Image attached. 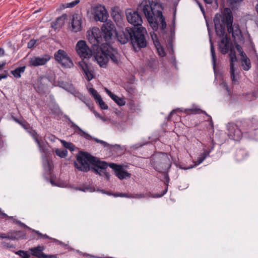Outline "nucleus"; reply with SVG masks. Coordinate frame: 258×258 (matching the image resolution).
<instances>
[{
  "label": "nucleus",
  "instance_id": "49",
  "mask_svg": "<svg viewBox=\"0 0 258 258\" xmlns=\"http://www.w3.org/2000/svg\"><path fill=\"white\" fill-rule=\"evenodd\" d=\"M8 235L5 233H0V238L7 239Z\"/></svg>",
  "mask_w": 258,
  "mask_h": 258
},
{
  "label": "nucleus",
  "instance_id": "35",
  "mask_svg": "<svg viewBox=\"0 0 258 258\" xmlns=\"http://www.w3.org/2000/svg\"><path fill=\"white\" fill-rule=\"evenodd\" d=\"M96 102L99 104L100 108L102 109H107L108 107L103 101L101 97L99 98L96 100Z\"/></svg>",
  "mask_w": 258,
  "mask_h": 258
},
{
  "label": "nucleus",
  "instance_id": "13",
  "mask_svg": "<svg viewBox=\"0 0 258 258\" xmlns=\"http://www.w3.org/2000/svg\"><path fill=\"white\" fill-rule=\"evenodd\" d=\"M94 18L96 21L105 22L107 20L108 14L103 6H96L93 12Z\"/></svg>",
  "mask_w": 258,
  "mask_h": 258
},
{
  "label": "nucleus",
  "instance_id": "24",
  "mask_svg": "<svg viewBox=\"0 0 258 258\" xmlns=\"http://www.w3.org/2000/svg\"><path fill=\"white\" fill-rule=\"evenodd\" d=\"M30 250L31 251V254L33 255L37 256L39 258L43 257V254L42 253V249H41V246L31 248L30 249Z\"/></svg>",
  "mask_w": 258,
  "mask_h": 258
},
{
  "label": "nucleus",
  "instance_id": "36",
  "mask_svg": "<svg viewBox=\"0 0 258 258\" xmlns=\"http://www.w3.org/2000/svg\"><path fill=\"white\" fill-rule=\"evenodd\" d=\"M84 73L85 74V77L86 79H87L88 81H90L94 78V76L92 73L89 70V69L87 70V71L84 72Z\"/></svg>",
  "mask_w": 258,
  "mask_h": 258
},
{
  "label": "nucleus",
  "instance_id": "44",
  "mask_svg": "<svg viewBox=\"0 0 258 258\" xmlns=\"http://www.w3.org/2000/svg\"><path fill=\"white\" fill-rule=\"evenodd\" d=\"M151 36L155 46H156V43H160V42L158 40L157 36L156 34H155L154 33H151Z\"/></svg>",
  "mask_w": 258,
  "mask_h": 258
},
{
  "label": "nucleus",
  "instance_id": "37",
  "mask_svg": "<svg viewBox=\"0 0 258 258\" xmlns=\"http://www.w3.org/2000/svg\"><path fill=\"white\" fill-rule=\"evenodd\" d=\"M80 67L81 68L82 70H83V72L85 71H87V70L89 69L88 66L87 62L84 60V59H83L82 60L80 61L79 62Z\"/></svg>",
  "mask_w": 258,
  "mask_h": 258
},
{
  "label": "nucleus",
  "instance_id": "52",
  "mask_svg": "<svg viewBox=\"0 0 258 258\" xmlns=\"http://www.w3.org/2000/svg\"><path fill=\"white\" fill-rule=\"evenodd\" d=\"M5 54V50L3 48H0V56H3Z\"/></svg>",
  "mask_w": 258,
  "mask_h": 258
},
{
  "label": "nucleus",
  "instance_id": "12",
  "mask_svg": "<svg viewBox=\"0 0 258 258\" xmlns=\"http://www.w3.org/2000/svg\"><path fill=\"white\" fill-rule=\"evenodd\" d=\"M227 134L229 138L239 141L242 137V133L238 126L233 123H228L227 125Z\"/></svg>",
  "mask_w": 258,
  "mask_h": 258
},
{
  "label": "nucleus",
  "instance_id": "63",
  "mask_svg": "<svg viewBox=\"0 0 258 258\" xmlns=\"http://www.w3.org/2000/svg\"><path fill=\"white\" fill-rule=\"evenodd\" d=\"M86 105H87L89 108H90V106H89V105L88 104H87V103H86Z\"/></svg>",
  "mask_w": 258,
  "mask_h": 258
},
{
  "label": "nucleus",
  "instance_id": "18",
  "mask_svg": "<svg viewBox=\"0 0 258 258\" xmlns=\"http://www.w3.org/2000/svg\"><path fill=\"white\" fill-rule=\"evenodd\" d=\"M67 18L66 14H63L56 19L55 22L51 23V27L54 29H58L62 27Z\"/></svg>",
  "mask_w": 258,
  "mask_h": 258
},
{
  "label": "nucleus",
  "instance_id": "57",
  "mask_svg": "<svg viewBox=\"0 0 258 258\" xmlns=\"http://www.w3.org/2000/svg\"><path fill=\"white\" fill-rule=\"evenodd\" d=\"M42 238H49L50 239V238L46 234H42Z\"/></svg>",
  "mask_w": 258,
  "mask_h": 258
},
{
  "label": "nucleus",
  "instance_id": "33",
  "mask_svg": "<svg viewBox=\"0 0 258 258\" xmlns=\"http://www.w3.org/2000/svg\"><path fill=\"white\" fill-rule=\"evenodd\" d=\"M89 92L92 95L94 99L97 100L101 97L100 95L98 93L97 91L93 88H90L89 89Z\"/></svg>",
  "mask_w": 258,
  "mask_h": 258
},
{
  "label": "nucleus",
  "instance_id": "25",
  "mask_svg": "<svg viewBox=\"0 0 258 258\" xmlns=\"http://www.w3.org/2000/svg\"><path fill=\"white\" fill-rule=\"evenodd\" d=\"M156 19H157V20H159V21L161 23L162 29L164 30L166 28V22L165 21V19L162 15V13L159 10H157Z\"/></svg>",
  "mask_w": 258,
  "mask_h": 258
},
{
  "label": "nucleus",
  "instance_id": "10",
  "mask_svg": "<svg viewBox=\"0 0 258 258\" xmlns=\"http://www.w3.org/2000/svg\"><path fill=\"white\" fill-rule=\"evenodd\" d=\"M50 58V55L48 54H44L40 56H33L29 58V66L36 67L44 66Z\"/></svg>",
  "mask_w": 258,
  "mask_h": 258
},
{
  "label": "nucleus",
  "instance_id": "26",
  "mask_svg": "<svg viewBox=\"0 0 258 258\" xmlns=\"http://www.w3.org/2000/svg\"><path fill=\"white\" fill-rule=\"evenodd\" d=\"M230 51V53L229 54L230 58V67H234V62H236L237 60V58L235 54V52L234 50V47L231 48V49L229 50Z\"/></svg>",
  "mask_w": 258,
  "mask_h": 258
},
{
  "label": "nucleus",
  "instance_id": "46",
  "mask_svg": "<svg viewBox=\"0 0 258 258\" xmlns=\"http://www.w3.org/2000/svg\"><path fill=\"white\" fill-rule=\"evenodd\" d=\"M36 43V40L35 39H32L28 43V47L29 48H31L34 47L35 44Z\"/></svg>",
  "mask_w": 258,
  "mask_h": 258
},
{
  "label": "nucleus",
  "instance_id": "2",
  "mask_svg": "<svg viewBox=\"0 0 258 258\" xmlns=\"http://www.w3.org/2000/svg\"><path fill=\"white\" fill-rule=\"evenodd\" d=\"M89 163L94 165L92 171L101 176H105L107 180L109 178V174L106 171L108 165L106 162H101L91 155L84 153L77 157L75 162L76 167L80 170L87 172L90 170Z\"/></svg>",
  "mask_w": 258,
  "mask_h": 258
},
{
  "label": "nucleus",
  "instance_id": "5",
  "mask_svg": "<svg viewBox=\"0 0 258 258\" xmlns=\"http://www.w3.org/2000/svg\"><path fill=\"white\" fill-rule=\"evenodd\" d=\"M160 4L157 2V0H148L143 2L138 8L139 11L143 12L147 18L151 27L154 30H157L158 23L157 22V11L156 8H159Z\"/></svg>",
  "mask_w": 258,
  "mask_h": 258
},
{
  "label": "nucleus",
  "instance_id": "6",
  "mask_svg": "<svg viewBox=\"0 0 258 258\" xmlns=\"http://www.w3.org/2000/svg\"><path fill=\"white\" fill-rule=\"evenodd\" d=\"M31 135L33 138L35 142L37 143L39 147L40 152L43 154L42 155V164L44 170L47 172H50L52 168V163L47 158V157L45 155H43L46 154L47 152L46 144L44 142L41 141L39 140V136L34 131L31 133Z\"/></svg>",
  "mask_w": 258,
  "mask_h": 258
},
{
  "label": "nucleus",
  "instance_id": "48",
  "mask_svg": "<svg viewBox=\"0 0 258 258\" xmlns=\"http://www.w3.org/2000/svg\"><path fill=\"white\" fill-rule=\"evenodd\" d=\"M2 245L4 246H5V247H13V246H12L11 245H10L9 243H7V242L6 241H4L2 243Z\"/></svg>",
  "mask_w": 258,
  "mask_h": 258
},
{
  "label": "nucleus",
  "instance_id": "40",
  "mask_svg": "<svg viewBox=\"0 0 258 258\" xmlns=\"http://www.w3.org/2000/svg\"><path fill=\"white\" fill-rule=\"evenodd\" d=\"M62 88H64L65 90L71 92L72 93H73L75 91V90H74V87L71 84H65L64 86L62 87Z\"/></svg>",
  "mask_w": 258,
  "mask_h": 258
},
{
  "label": "nucleus",
  "instance_id": "39",
  "mask_svg": "<svg viewBox=\"0 0 258 258\" xmlns=\"http://www.w3.org/2000/svg\"><path fill=\"white\" fill-rule=\"evenodd\" d=\"M235 47L237 51H238V52L239 53V55L241 56V57L246 55L245 53L243 51L242 47L240 45L236 44Z\"/></svg>",
  "mask_w": 258,
  "mask_h": 258
},
{
  "label": "nucleus",
  "instance_id": "19",
  "mask_svg": "<svg viewBox=\"0 0 258 258\" xmlns=\"http://www.w3.org/2000/svg\"><path fill=\"white\" fill-rule=\"evenodd\" d=\"M115 197H125L127 198H134V199H143L145 198L149 197V195L148 194H134L132 195H128L125 194H114Z\"/></svg>",
  "mask_w": 258,
  "mask_h": 258
},
{
  "label": "nucleus",
  "instance_id": "53",
  "mask_svg": "<svg viewBox=\"0 0 258 258\" xmlns=\"http://www.w3.org/2000/svg\"><path fill=\"white\" fill-rule=\"evenodd\" d=\"M206 3L211 4H212L214 1H215L216 0H204Z\"/></svg>",
  "mask_w": 258,
  "mask_h": 258
},
{
  "label": "nucleus",
  "instance_id": "23",
  "mask_svg": "<svg viewBox=\"0 0 258 258\" xmlns=\"http://www.w3.org/2000/svg\"><path fill=\"white\" fill-rule=\"evenodd\" d=\"M25 66L19 67L14 70L11 71V73L14 76V77L19 79L21 78V74L25 72Z\"/></svg>",
  "mask_w": 258,
  "mask_h": 258
},
{
  "label": "nucleus",
  "instance_id": "20",
  "mask_svg": "<svg viewBox=\"0 0 258 258\" xmlns=\"http://www.w3.org/2000/svg\"><path fill=\"white\" fill-rule=\"evenodd\" d=\"M105 90L107 94L119 106H123L125 104V101L124 98H120L113 94L111 91L106 88H105Z\"/></svg>",
  "mask_w": 258,
  "mask_h": 258
},
{
  "label": "nucleus",
  "instance_id": "27",
  "mask_svg": "<svg viewBox=\"0 0 258 258\" xmlns=\"http://www.w3.org/2000/svg\"><path fill=\"white\" fill-rule=\"evenodd\" d=\"M210 50H211V53L212 57V64L213 66V68H215V65H216V54L215 52V49L213 45V43L212 42L211 39H210Z\"/></svg>",
  "mask_w": 258,
  "mask_h": 258
},
{
  "label": "nucleus",
  "instance_id": "30",
  "mask_svg": "<svg viewBox=\"0 0 258 258\" xmlns=\"http://www.w3.org/2000/svg\"><path fill=\"white\" fill-rule=\"evenodd\" d=\"M62 145L64 147L66 148L69 149L70 151H74L75 150V146L70 142H67L64 140H61L60 141Z\"/></svg>",
  "mask_w": 258,
  "mask_h": 258
},
{
  "label": "nucleus",
  "instance_id": "16",
  "mask_svg": "<svg viewBox=\"0 0 258 258\" xmlns=\"http://www.w3.org/2000/svg\"><path fill=\"white\" fill-rule=\"evenodd\" d=\"M222 37L223 38L219 43V47L221 53L225 54L231 48L233 47V46L230 42V39L226 35Z\"/></svg>",
  "mask_w": 258,
  "mask_h": 258
},
{
  "label": "nucleus",
  "instance_id": "15",
  "mask_svg": "<svg viewBox=\"0 0 258 258\" xmlns=\"http://www.w3.org/2000/svg\"><path fill=\"white\" fill-rule=\"evenodd\" d=\"M110 167L114 169L115 175L121 180L126 179L131 177V174L125 170L120 165L111 163L110 164Z\"/></svg>",
  "mask_w": 258,
  "mask_h": 258
},
{
  "label": "nucleus",
  "instance_id": "28",
  "mask_svg": "<svg viewBox=\"0 0 258 258\" xmlns=\"http://www.w3.org/2000/svg\"><path fill=\"white\" fill-rule=\"evenodd\" d=\"M210 152H207L205 151L204 153L201 154L199 157L198 158L196 162V165H198L202 163L205 159L208 157L209 155Z\"/></svg>",
  "mask_w": 258,
  "mask_h": 258
},
{
  "label": "nucleus",
  "instance_id": "31",
  "mask_svg": "<svg viewBox=\"0 0 258 258\" xmlns=\"http://www.w3.org/2000/svg\"><path fill=\"white\" fill-rule=\"evenodd\" d=\"M55 153L60 158H64L68 154V151L67 150L57 149L55 150Z\"/></svg>",
  "mask_w": 258,
  "mask_h": 258
},
{
  "label": "nucleus",
  "instance_id": "22",
  "mask_svg": "<svg viewBox=\"0 0 258 258\" xmlns=\"http://www.w3.org/2000/svg\"><path fill=\"white\" fill-rule=\"evenodd\" d=\"M241 66L245 71H248L250 68V61L246 55L241 57Z\"/></svg>",
  "mask_w": 258,
  "mask_h": 258
},
{
  "label": "nucleus",
  "instance_id": "29",
  "mask_svg": "<svg viewBox=\"0 0 258 258\" xmlns=\"http://www.w3.org/2000/svg\"><path fill=\"white\" fill-rule=\"evenodd\" d=\"M230 78L231 80L233 83V84H235L238 83V79L235 76V69L234 67H230Z\"/></svg>",
  "mask_w": 258,
  "mask_h": 258
},
{
  "label": "nucleus",
  "instance_id": "34",
  "mask_svg": "<svg viewBox=\"0 0 258 258\" xmlns=\"http://www.w3.org/2000/svg\"><path fill=\"white\" fill-rule=\"evenodd\" d=\"M80 2V1L79 0H75L72 2H71V3H67L65 5H63L62 6L63 7V8H73L76 5H77V4H78Z\"/></svg>",
  "mask_w": 258,
  "mask_h": 258
},
{
  "label": "nucleus",
  "instance_id": "55",
  "mask_svg": "<svg viewBox=\"0 0 258 258\" xmlns=\"http://www.w3.org/2000/svg\"><path fill=\"white\" fill-rule=\"evenodd\" d=\"M7 78V75H0V80L2 79H6Z\"/></svg>",
  "mask_w": 258,
  "mask_h": 258
},
{
  "label": "nucleus",
  "instance_id": "38",
  "mask_svg": "<svg viewBox=\"0 0 258 258\" xmlns=\"http://www.w3.org/2000/svg\"><path fill=\"white\" fill-rule=\"evenodd\" d=\"M16 253L23 258H29L30 256L27 251H25L24 250H19L16 252Z\"/></svg>",
  "mask_w": 258,
  "mask_h": 258
},
{
  "label": "nucleus",
  "instance_id": "9",
  "mask_svg": "<svg viewBox=\"0 0 258 258\" xmlns=\"http://www.w3.org/2000/svg\"><path fill=\"white\" fill-rule=\"evenodd\" d=\"M155 162V168L159 172L165 171L171 165L169 159L164 154H161L159 157H157Z\"/></svg>",
  "mask_w": 258,
  "mask_h": 258
},
{
  "label": "nucleus",
  "instance_id": "58",
  "mask_svg": "<svg viewBox=\"0 0 258 258\" xmlns=\"http://www.w3.org/2000/svg\"><path fill=\"white\" fill-rule=\"evenodd\" d=\"M199 6L200 7V9H201L202 12L204 13V8H203V7L201 6V4H199Z\"/></svg>",
  "mask_w": 258,
  "mask_h": 258
},
{
  "label": "nucleus",
  "instance_id": "4",
  "mask_svg": "<svg viewBox=\"0 0 258 258\" xmlns=\"http://www.w3.org/2000/svg\"><path fill=\"white\" fill-rule=\"evenodd\" d=\"M95 48L99 50L96 52L94 58L100 67H105L109 59L116 64L118 63L120 55L117 51L109 44L103 43L100 47L94 44L93 49Z\"/></svg>",
  "mask_w": 258,
  "mask_h": 258
},
{
  "label": "nucleus",
  "instance_id": "60",
  "mask_svg": "<svg viewBox=\"0 0 258 258\" xmlns=\"http://www.w3.org/2000/svg\"><path fill=\"white\" fill-rule=\"evenodd\" d=\"M174 111H172L170 112V114H169V117H170L171 116V115L172 114V113H173Z\"/></svg>",
  "mask_w": 258,
  "mask_h": 258
},
{
  "label": "nucleus",
  "instance_id": "62",
  "mask_svg": "<svg viewBox=\"0 0 258 258\" xmlns=\"http://www.w3.org/2000/svg\"><path fill=\"white\" fill-rule=\"evenodd\" d=\"M192 168V167H189V168H184V169H190V168Z\"/></svg>",
  "mask_w": 258,
  "mask_h": 258
},
{
  "label": "nucleus",
  "instance_id": "41",
  "mask_svg": "<svg viewBox=\"0 0 258 258\" xmlns=\"http://www.w3.org/2000/svg\"><path fill=\"white\" fill-rule=\"evenodd\" d=\"M251 137L258 140V128L250 132Z\"/></svg>",
  "mask_w": 258,
  "mask_h": 258
},
{
  "label": "nucleus",
  "instance_id": "59",
  "mask_svg": "<svg viewBox=\"0 0 258 258\" xmlns=\"http://www.w3.org/2000/svg\"><path fill=\"white\" fill-rule=\"evenodd\" d=\"M243 153V151H242V150H239V151L237 152V153H238V154H242V153Z\"/></svg>",
  "mask_w": 258,
  "mask_h": 258
},
{
  "label": "nucleus",
  "instance_id": "17",
  "mask_svg": "<svg viewBox=\"0 0 258 258\" xmlns=\"http://www.w3.org/2000/svg\"><path fill=\"white\" fill-rule=\"evenodd\" d=\"M72 30L77 32L82 29V18L80 15L75 14L73 15L72 19Z\"/></svg>",
  "mask_w": 258,
  "mask_h": 258
},
{
  "label": "nucleus",
  "instance_id": "32",
  "mask_svg": "<svg viewBox=\"0 0 258 258\" xmlns=\"http://www.w3.org/2000/svg\"><path fill=\"white\" fill-rule=\"evenodd\" d=\"M156 48L158 52V54L161 57H163L165 55V52L161 46L160 43H156Z\"/></svg>",
  "mask_w": 258,
  "mask_h": 258
},
{
  "label": "nucleus",
  "instance_id": "3",
  "mask_svg": "<svg viewBox=\"0 0 258 258\" xmlns=\"http://www.w3.org/2000/svg\"><path fill=\"white\" fill-rule=\"evenodd\" d=\"M116 34L118 41L121 44H125L130 40L134 47L143 48L146 46L145 36L139 28L126 27L124 30L117 31Z\"/></svg>",
  "mask_w": 258,
  "mask_h": 258
},
{
  "label": "nucleus",
  "instance_id": "11",
  "mask_svg": "<svg viewBox=\"0 0 258 258\" xmlns=\"http://www.w3.org/2000/svg\"><path fill=\"white\" fill-rule=\"evenodd\" d=\"M102 35L106 41L111 39L115 33L114 26L111 22H107L101 27Z\"/></svg>",
  "mask_w": 258,
  "mask_h": 258
},
{
  "label": "nucleus",
  "instance_id": "61",
  "mask_svg": "<svg viewBox=\"0 0 258 258\" xmlns=\"http://www.w3.org/2000/svg\"><path fill=\"white\" fill-rule=\"evenodd\" d=\"M242 0H239V1H235V3H238L239 2H241Z\"/></svg>",
  "mask_w": 258,
  "mask_h": 258
},
{
  "label": "nucleus",
  "instance_id": "56",
  "mask_svg": "<svg viewBox=\"0 0 258 258\" xmlns=\"http://www.w3.org/2000/svg\"><path fill=\"white\" fill-rule=\"evenodd\" d=\"M6 64V62L5 61H3L1 63H0V70L2 69Z\"/></svg>",
  "mask_w": 258,
  "mask_h": 258
},
{
  "label": "nucleus",
  "instance_id": "42",
  "mask_svg": "<svg viewBox=\"0 0 258 258\" xmlns=\"http://www.w3.org/2000/svg\"><path fill=\"white\" fill-rule=\"evenodd\" d=\"M93 113H94L95 116L96 117H98V118H100L103 121L105 122V121H108L109 120V119L108 118H106V117H104L100 115L98 112H97L95 110H93Z\"/></svg>",
  "mask_w": 258,
  "mask_h": 258
},
{
  "label": "nucleus",
  "instance_id": "54",
  "mask_svg": "<svg viewBox=\"0 0 258 258\" xmlns=\"http://www.w3.org/2000/svg\"><path fill=\"white\" fill-rule=\"evenodd\" d=\"M166 191H167V189H165V190L163 191V194H161V195L157 196H152V197H153V198L161 197V196H163L164 194H165V193L166 192Z\"/></svg>",
  "mask_w": 258,
  "mask_h": 258
},
{
  "label": "nucleus",
  "instance_id": "14",
  "mask_svg": "<svg viewBox=\"0 0 258 258\" xmlns=\"http://www.w3.org/2000/svg\"><path fill=\"white\" fill-rule=\"evenodd\" d=\"M125 13L127 20L130 24L134 26L141 25L142 19L137 12L128 9L126 11Z\"/></svg>",
  "mask_w": 258,
  "mask_h": 258
},
{
  "label": "nucleus",
  "instance_id": "51",
  "mask_svg": "<svg viewBox=\"0 0 258 258\" xmlns=\"http://www.w3.org/2000/svg\"><path fill=\"white\" fill-rule=\"evenodd\" d=\"M32 231H33V232H35V233H36L39 236H41V237H42V235L43 234L40 233L39 231H37V230H32Z\"/></svg>",
  "mask_w": 258,
  "mask_h": 258
},
{
  "label": "nucleus",
  "instance_id": "50",
  "mask_svg": "<svg viewBox=\"0 0 258 258\" xmlns=\"http://www.w3.org/2000/svg\"><path fill=\"white\" fill-rule=\"evenodd\" d=\"M7 239L11 240H15L16 239V236L13 235H8Z\"/></svg>",
  "mask_w": 258,
  "mask_h": 258
},
{
  "label": "nucleus",
  "instance_id": "43",
  "mask_svg": "<svg viewBox=\"0 0 258 258\" xmlns=\"http://www.w3.org/2000/svg\"><path fill=\"white\" fill-rule=\"evenodd\" d=\"M77 189L84 191V192H86V191L92 192L93 191H94L93 189L90 186H86L84 188H77Z\"/></svg>",
  "mask_w": 258,
  "mask_h": 258
},
{
  "label": "nucleus",
  "instance_id": "1",
  "mask_svg": "<svg viewBox=\"0 0 258 258\" xmlns=\"http://www.w3.org/2000/svg\"><path fill=\"white\" fill-rule=\"evenodd\" d=\"M214 23L217 36L222 37L225 34V24L228 33L232 34L233 38L236 40L240 39L241 32L238 24L233 25V16L230 9L226 8L223 12L217 13L214 18Z\"/></svg>",
  "mask_w": 258,
  "mask_h": 258
},
{
  "label": "nucleus",
  "instance_id": "21",
  "mask_svg": "<svg viewBox=\"0 0 258 258\" xmlns=\"http://www.w3.org/2000/svg\"><path fill=\"white\" fill-rule=\"evenodd\" d=\"M71 127L73 128L75 132L77 133L81 136L83 137L87 140H91L92 137L88 133L83 131L79 126L76 124L74 122H71Z\"/></svg>",
  "mask_w": 258,
  "mask_h": 258
},
{
  "label": "nucleus",
  "instance_id": "47",
  "mask_svg": "<svg viewBox=\"0 0 258 258\" xmlns=\"http://www.w3.org/2000/svg\"><path fill=\"white\" fill-rule=\"evenodd\" d=\"M221 85L222 87H224L228 92H229V89H228V85L227 84H226V82H223L221 84Z\"/></svg>",
  "mask_w": 258,
  "mask_h": 258
},
{
  "label": "nucleus",
  "instance_id": "8",
  "mask_svg": "<svg viewBox=\"0 0 258 258\" xmlns=\"http://www.w3.org/2000/svg\"><path fill=\"white\" fill-rule=\"evenodd\" d=\"M76 51L78 55L82 59L89 58L92 55L91 49L84 40H79L76 45Z\"/></svg>",
  "mask_w": 258,
  "mask_h": 258
},
{
  "label": "nucleus",
  "instance_id": "64",
  "mask_svg": "<svg viewBox=\"0 0 258 258\" xmlns=\"http://www.w3.org/2000/svg\"><path fill=\"white\" fill-rule=\"evenodd\" d=\"M23 225L24 226L26 227H27V226H26V225H25V224H23Z\"/></svg>",
  "mask_w": 258,
  "mask_h": 258
},
{
  "label": "nucleus",
  "instance_id": "45",
  "mask_svg": "<svg viewBox=\"0 0 258 258\" xmlns=\"http://www.w3.org/2000/svg\"><path fill=\"white\" fill-rule=\"evenodd\" d=\"M91 139H93L97 143H100L101 144H102L104 147L107 146L108 145V144L106 142H105L104 141H103L102 140H99V139H98L97 138H95L92 137Z\"/></svg>",
  "mask_w": 258,
  "mask_h": 258
},
{
  "label": "nucleus",
  "instance_id": "7",
  "mask_svg": "<svg viewBox=\"0 0 258 258\" xmlns=\"http://www.w3.org/2000/svg\"><path fill=\"white\" fill-rule=\"evenodd\" d=\"M54 57L55 59L64 68H71L74 66L72 60L64 50H58L55 52Z\"/></svg>",
  "mask_w": 258,
  "mask_h": 258
}]
</instances>
